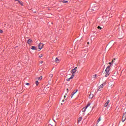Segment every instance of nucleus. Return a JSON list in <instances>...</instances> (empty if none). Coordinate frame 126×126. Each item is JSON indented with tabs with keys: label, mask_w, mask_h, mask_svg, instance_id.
Returning a JSON list of instances; mask_svg holds the SVG:
<instances>
[{
	"label": "nucleus",
	"mask_w": 126,
	"mask_h": 126,
	"mask_svg": "<svg viewBox=\"0 0 126 126\" xmlns=\"http://www.w3.org/2000/svg\"><path fill=\"white\" fill-rule=\"evenodd\" d=\"M35 84H36V86H38V85H39V82L38 81H36Z\"/></svg>",
	"instance_id": "6ab92c4d"
},
{
	"label": "nucleus",
	"mask_w": 126,
	"mask_h": 126,
	"mask_svg": "<svg viewBox=\"0 0 126 126\" xmlns=\"http://www.w3.org/2000/svg\"><path fill=\"white\" fill-rule=\"evenodd\" d=\"M58 116V117H59V115H57Z\"/></svg>",
	"instance_id": "c9c22d12"
},
{
	"label": "nucleus",
	"mask_w": 126,
	"mask_h": 126,
	"mask_svg": "<svg viewBox=\"0 0 126 126\" xmlns=\"http://www.w3.org/2000/svg\"><path fill=\"white\" fill-rule=\"evenodd\" d=\"M109 103H110V100H107L106 103L104 104V107H107L108 105H109Z\"/></svg>",
	"instance_id": "9d476101"
},
{
	"label": "nucleus",
	"mask_w": 126,
	"mask_h": 126,
	"mask_svg": "<svg viewBox=\"0 0 126 126\" xmlns=\"http://www.w3.org/2000/svg\"><path fill=\"white\" fill-rule=\"evenodd\" d=\"M42 78H43V77L40 76V77H39L38 78H36V80H37V79H38V80H42Z\"/></svg>",
	"instance_id": "dca6fc26"
},
{
	"label": "nucleus",
	"mask_w": 126,
	"mask_h": 126,
	"mask_svg": "<svg viewBox=\"0 0 126 126\" xmlns=\"http://www.w3.org/2000/svg\"><path fill=\"white\" fill-rule=\"evenodd\" d=\"M66 97V96L64 95V98H65Z\"/></svg>",
	"instance_id": "72a5a7b5"
},
{
	"label": "nucleus",
	"mask_w": 126,
	"mask_h": 126,
	"mask_svg": "<svg viewBox=\"0 0 126 126\" xmlns=\"http://www.w3.org/2000/svg\"><path fill=\"white\" fill-rule=\"evenodd\" d=\"M82 120V117H79L78 119V123H80V122H81V120Z\"/></svg>",
	"instance_id": "f3484780"
},
{
	"label": "nucleus",
	"mask_w": 126,
	"mask_h": 126,
	"mask_svg": "<svg viewBox=\"0 0 126 126\" xmlns=\"http://www.w3.org/2000/svg\"><path fill=\"white\" fill-rule=\"evenodd\" d=\"M30 84H29V83H26V85H30Z\"/></svg>",
	"instance_id": "bb28decb"
},
{
	"label": "nucleus",
	"mask_w": 126,
	"mask_h": 126,
	"mask_svg": "<svg viewBox=\"0 0 126 126\" xmlns=\"http://www.w3.org/2000/svg\"><path fill=\"white\" fill-rule=\"evenodd\" d=\"M76 68H77V67H76L71 70V73H72V74H73V73H75V72H76Z\"/></svg>",
	"instance_id": "423d86ee"
},
{
	"label": "nucleus",
	"mask_w": 126,
	"mask_h": 126,
	"mask_svg": "<svg viewBox=\"0 0 126 126\" xmlns=\"http://www.w3.org/2000/svg\"><path fill=\"white\" fill-rule=\"evenodd\" d=\"M90 105H91V104H90V103H88L86 107L83 108L82 112H83V113H85V112H86V109H87Z\"/></svg>",
	"instance_id": "f03ea898"
},
{
	"label": "nucleus",
	"mask_w": 126,
	"mask_h": 126,
	"mask_svg": "<svg viewBox=\"0 0 126 126\" xmlns=\"http://www.w3.org/2000/svg\"><path fill=\"white\" fill-rule=\"evenodd\" d=\"M67 90H68V89H67Z\"/></svg>",
	"instance_id": "f704fd0d"
},
{
	"label": "nucleus",
	"mask_w": 126,
	"mask_h": 126,
	"mask_svg": "<svg viewBox=\"0 0 126 126\" xmlns=\"http://www.w3.org/2000/svg\"><path fill=\"white\" fill-rule=\"evenodd\" d=\"M73 95L72 94H71V98H72V97H73Z\"/></svg>",
	"instance_id": "cd10ccee"
},
{
	"label": "nucleus",
	"mask_w": 126,
	"mask_h": 126,
	"mask_svg": "<svg viewBox=\"0 0 126 126\" xmlns=\"http://www.w3.org/2000/svg\"><path fill=\"white\" fill-rule=\"evenodd\" d=\"M100 121H101V117H99L98 121H97V123H99V122H100Z\"/></svg>",
	"instance_id": "5701e85b"
},
{
	"label": "nucleus",
	"mask_w": 126,
	"mask_h": 126,
	"mask_svg": "<svg viewBox=\"0 0 126 126\" xmlns=\"http://www.w3.org/2000/svg\"><path fill=\"white\" fill-rule=\"evenodd\" d=\"M42 57H43V54H41L39 56V58H42Z\"/></svg>",
	"instance_id": "393cba45"
},
{
	"label": "nucleus",
	"mask_w": 126,
	"mask_h": 126,
	"mask_svg": "<svg viewBox=\"0 0 126 126\" xmlns=\"http://www.w3.org/2000/svg\"><path fill=\"white\" fill-rule=\"evenodd\" d=\"M97 9H98V7L97 6L94 7L92 8V11H96V10H97Z\"/></svg>",
	"instance_id": "0eeeda50"
},
{
	"label": "nucleus",
	"mask_w": 126,
	"mask_h": 126,
	"mask_svg": "<svg viewBox=\"0 0 126 126\" xmlns=\"http://www.w3.org/2000/svg\"><path fill=\"white\" fill-rule=\"evenodd\" d=\"M43 47H44V44L43 43H40L38 44V49H39V50H42Z\"/></svg>",
	"instance_id": "39448f33"
},
{
	"label": "nucleus",
	"mask_w": 126,
	"mask_h": 126,
	"mask_svg": "<svg viewBox=\"0 0 126 126\" xmlns=\"http://www.w3.org/2000/svg\"><path fill=\"white\" fill-rule=\"evenodd\" d=\"M77 91H78V90H76V91L73 92V93H72V94L73 95H74V94H75V93H76V92H77Z\"/></svg>",
	"instance_id": "aec40b11"
},
{
	"label": "nucleus",
	"mask_w": 126,
	"mask_h": 126,
	"mask_svg": "<svg viewBox=\"0 0 126 126\" xmlns=\"http://www.w3.org/2000/svg\"><path fill=\"white\" fill-rule=\"evenodd\" d=\"M93 97H94V95L92 94H91L89 96V98H90V99H92Z\"/></svg>",
	"instance_id": "9b49d317"
},
{
	"label": "nucleus",
	"mask_w": 126,
	"mask_h": 126,
	"mask_svg": "<svg viewBox=\"0 0 126 126\" xmlns=\"http://www.w3.org/2000/svg\"><path fill=\"white\" fill-rule=\"evenodd\" d=\"M40 63H43V61L40 62Z\"/></svg>",
	"instance_id": "7c9ffc66"
},
{
	"label": "nucleus",
	"mask_w": 126,
	"mask_h": 126,
	"mask_svg": "<svg viewBox=\"0 0 126 126\" xmlns=\"http://www.w3.org/2000/svg\"><path fill=\"white\" fill-rule=\"evenodd\" d=\"M3 31L1 30H0V33H2Z\"/></svg>",
	"instance_id": "a878e982"
},
{
	"label": "nucleus",
	"mask_w": 126,
	"mask_h": 126,
	"mask_svg": "<svg viewBox=\"0 0 126 126\" xmlns=\"http://www.w3.org/2000/svg\"><path fill=\"white\" fill-rule=\"evenodd\" d=\"M97 76V75L95 74L93 76L94 78H96V77Z\"/></svg>",
	"instance_id": "b1692460"
},
{
	"label": "nucleus",
	"mask_w": 126,
	"mask_h": 126,
	"mask_svg": "<svg viewBox=\"0 0 126 126\" xmlns=\"http://www.w3.org/2000/svg\"><path fill=\"white\" fill-rule=\"evenodd\" d=\"M62 101H63V102H64V99H63V100H62Z\"/></svg>",
	"instance_id": "473e14b6"
},
{
	"label": "nucleus",
	"mask_w": 126,
	"mask_h": 126,
	"mask_svg": "<svg viewBox=\"0 0 126 126\" xmlns=\"http://www.w3.org/2000/svg\"><path fill=\"white\" fill-rule=\"evenodd\" d=\"M74 76V75L72 74L70 78L66 79V81H69V80H70V79H72V78H73Z\"/></svg>",
	"instance_id": "6e6552de"
},
{
	"label": "nucleus",
	"mask_w": 126,
	"mask_h": 126,
	"mask_svg": "<svg viewBox=\"0 0 126 126\" xmlns=\"http://www.w3.org/2000/svg\"><path fill=\"white\" fill-rule=\"evenodd\" d=\"M55 63H60V60L59 59H58V58H56L55 59Z\"/></svg>",
	"instance_id": "2eb2a0df"
},
{
	"label": "nucleus",
	"mask_w": 126,
	"mask_h": 126,
	"mask_svg": "<svg viewBox=\"0 0 126 126\" xmlns=\"http://www.w3.org/2000/svg\"><path fill=\"white\" fill-rule=\"evenodd\" d=\"M105 85H106V82L102 84L100 86H99L98 87V91H101V90H102V89L101 88H103Z\"/></svg>",
	"instance_id": "7ed1b4c3"
},
{
	"label": "nucleus",
	"mask_w": 126,
	"mask_h": 126,
	"mask_svg": "<svg viewBox=\"0 0 126 126\" xmlns=\"http://www.w3.org/2000/svg\"><path fill=\"white\" fill-rule=\"evenodd\" d=\"M109 64H110V66H111V65H112V63L110 62L109 63Z\"/></svg>",
	"instance_id": "c85d7f7f"
},
{
	"label": "nucleus",
	"mask_w": 126,
	"mask_h": 126,
	"mask_svg": "<svg viewBox=\"0 0 126 126\" xmlns=\"http://www.w3.org/2000/svg\"><path fill=\"white\" fill-rule=\"evenodd\" d=\"M15 1H17V3H20V4H21V5H23V2L20 1L19 0H15Z\"/></svg>",
	"instance_id": "1a4fd4ad"
},
{
	"label": "nucleus",
	"mask_w": 126,
	"mask_h": 126,
	"mask_svg": "<svg viewBox=\"0 0 126 126\" xmlns=\"http://www.w3.org/2000/svg\"><path fill=\"white\" fill-rule=\"evenodd\" d=\"M62 2H63V3H67V2H68V1H67V0H63V1H62Z\"/></svg>",
	"instance_id": "a211bd4d"
},
{
	"label": "nucleus",
	"mask_w": 126,
	"mask_h": 126,
	"mask_svg": "<svg viewBox=\"0 0 126 126\" xmlns=\"http://www.w3.org/2000/svg\"><path fill=\"white\" fill-rule=\"evenodd\" d=\"M97 29H100V30H101V29H102V28H101V27H100V26H98Z\"/></svg>",
	"instance_id": "4be33fe9"
},
{
	"label": "nucleus",
	"mask_w": 126,
	"mask_h": 126,
	"mask_svg": "<svg viewBox=\"0 0 126 126\" xmlns=\"http://www.w3.org/2000/svg\"><path fill=\"white\" fill-rule=\"evenodd\" d=\"M53 76H54V75H53V74H51L49 75V77H53Z\"/></svg>",
	"instance_id": "412c9836"
},
{
	"label": "nucleus",
	"mask_w": 126,
	"mask_h": 126,
	"mask_svg": "<svg viewBox=\"0 0 126 126\" xmlns=\"http://www.w3.org/2000/svg\"><path fill=\"white\" fill-rule=\"evenodd\" d=\"M32 40L29 39L28 40V44H29V45H30V44H32Z\"/></svg>",
	"instance_id": "f8f14e48"
},
{
	"label": "nucleus",
	"mask_w": 126,
	"mask_h": 126,
	"mask_svg": "<svg viewBox=\"0 0 126 126\" xmlns=\"http://www.w3.org/2000/svg\"><path fill=\"white\" fill-rule=\"evenodd\" d=\"M31 49L32 50H33L34 51H36L37 50V48L35 46H32Z\"/></svg>",
	"instance_id": "ddd939ff"
},
{
	"label": "nucleus",
	"mask_w": 126,
	"mask_h": 126,
	"mask_svg": "<svg viewBox=\"0 0 126 126\" xmlns=\"http://www.w3.org/2000/svg\"><path fill=\"white\" fill-rule=\"evenodd\" d=\"M88 45H89V42H87Z\"/></svg>",
	"instance_id": "2f4dec72"
},
{
	"label": "nucleus",
	"mask_w": 126,
	"mask_h": 126,
	"mask_svg": "<svg viewBox=\"0 0 126 126\" xmlns=\"http://www.w3.org/2000/svg\"><path fill=\"white\" fill-rule=\"evenodd\" d=\"M110 66H107L105 70V77H108V76L110 75Z\"/></svg>",
	"instance_id": "f257e3e1"
},
{
	"label": "nucleus",
	"mask_w": 126,
	"mask_h": 126,
	"mask_svg": "<svg viewBox=\"0 0 126 126\" xmlns=\"http://www.w3.org/2000/svg\"><path fill=\"white\" fill-rule=\"evenodd\" d=\"M115 59H114V60H112V63H114V62H115Z\"/></svg>",
	"instance_id": "c756f323"
},
{
	"label": "nucleus",
	"mask_w": 126,
	"mask_h": 126,
	"mask_svg": "<svg viewBox=\"0 0 126 126\" xmlns=\"http://www.w3.org/2000/svg\"><path fill=\"white\" fill-rule=\"evenodd\" d=\"M36 120L37 121H38V122H40V121H41L42 119H41V118L39 117V116H37L36 117Z\"/></svg>",
	"instance_id": "4468645a"
},
{
	"label": "nucleus",
	"mask_w": 126,
	"mask_h": 126,
	"mask_svg": "<svg viewBox=\"0 0 126 126\" xmlns=\"http://www.w3.org/2000/svg\"><path fill=\"white\" fill-rule=\"evenodd\" d=\"M126 120V112L123 115L122 117V123H125V121Z\"/></svg>",
	"instance_id": "20e7f679"
}]
</instances>
